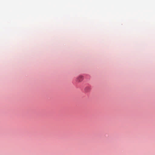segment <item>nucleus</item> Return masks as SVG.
Wrapping results in <instances>:
<instances>
[{"mask_svg":"<svg viewBox=\"0 0 155 155\" xmlns=\"http://www.w3.org/2000/svg\"><path fill=\"white\" fill-rule=\"evenodd\" d=\"M83 79V77L82 76L80 75L79 76L77 79V81L78 82H81Z\"/></svg>","mask_w":155,"mask_h":155,"instance_id":"obj_1","label":"nucleus"}]
</instances>
